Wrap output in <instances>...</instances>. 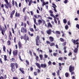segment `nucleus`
<instances>
[{
	"instance_id": "obj_1",
	"label": "nucleus",
	"mask_w": 79,
	"mask_h": 79,
	"mask_svg": "<svg viewBox=\"0 0 79 79\" xmlns=\"http://www.w3.org/2000/svg\"><path fill=\"white\" fill-rule=\"evenodd\" d=\"M72 41L74 44H75V45H76H76H77V48H75L73 51L74 52L76 53L77 52V51H78V49L77 48L79 47V43L78 42H77V41H79V39H77L76 40H75L72 39Z\"/></svg>"
},
{
	"instance_id": "obj_2",
	"label": "nucleus",
	"mask_w": 79,
	"mask_h": 79,
	"mask_svg": "<svg viewBox=\"0 0 79 79\" xmlns=\"http://www.w3.org/2000/svg\"><path fill=\"white\" fill-rule=\"evenodd\" d=\"M74 70V67L72 66V65L70 66L69 68V70L70 73H71V72H73V71Z\"/></svg>"
},
{
	"instance_id": "obj_3",
	"label": "nucleus",
	"mask_w": 79,
	"mask_h": 79,
	"mask_svg": "<svg viewBox=\"0 0 79 79\" xmlns=\"http://www.w3.org/2000/svg\"><path fill=\"white\" fill-rule=\"evenodd\" d=\"M39 36H37L36 37V39H35L36 41V45L37 46H39Z\"/></svg>"
},
{
	"instance_id": "obj_4",
	"label": "nucleus",
	"mask_w": 79,
	"mask_h": 79,
	"mask_svg": "<svg viewBox=\"0 0 79 79\" xmlns=\"http://www.w3.org/2000/svg\"><path fill=\"white\" fill-rule=\"evenodd\" d=\"M21 32H23L26 33L27 32V30L26 29L24 28V27H22L21 30Z\"/></svg>"
},
{
	"instance_id": "obj_5",
	"label": "nucleus",
	"mask_w": 79,
	"mask_h": 79,
	"mask_svg": "<svg viewBox=\"0 0 79 79\" xmlns=\"http://www.w3.org/2000/svg\"><path fill=\"white\" fill-rule=\"evenodd\" d=\"M18 47L20 49V48H23L21 42V41H19L18 42Z\"/></svg>"
},
{
	"instance_id": "obj_6",
	"label": "nucleus",
	"mask_w": 79,
	"mask_h": 79,
	"mask_svg": "<svg viewBox=\"0 0 79 79\" xmlns=\"http://www.w3.org/2000/svg\"><path fill=\"white\" fill-rule=\"evenodd\" d=\"M52 5L53 6H52V7L54 8V10L55 12H57V10H56V8L57 6L54 3H52Z\"/></svg>"
},
{
	"instance_id": "obj_7",
	"label": "nucleus",
	"mask_w": 79,
	"mask_h": 79,
	"mask_svg": "<svg viewBox=\"0 0 79 79\" xmlns=\"http://www.w3.org/2000/svg\"><path fill=\"white\" fill-rule=\"evenodd\" d=\"M14 56H16L18 55V50H15L13 52Z\"/></svg>"
},
{
	"instance_id": "obj_8",
	"label": "nucleus",
	"mask_w": 79,
	"mask_h": 79,
	"mask_svg": "<svg viewBox=\"0 0 79 79\" xmlns=\"http://www.w3.org/2000/svg\"><path fill=\"white\" fill-rule=\"evenodd\" d=\"M41 68H46L47 67V64H41Z\"/></svg>"
},
{
	"instance_id": "obj_9",
	"label": "nucleus",
	"mask_w": 79,
	"mask_h": 79,
	"mask_svg": "<svg viewBox=\"0 0 79 79\" xmlns=\"http://www.w3.org/2000/svg\"><path fill=\"white\" fill-rule=\"evenodd\" d=\"M52 31L51 30V29H49L48 30H47L46 31V32L48 34V35H50Z\"/></svg>"
},
{
	"instance_id": "obj_10",
	"label": "nucleus",
	"mask_w": 79,
	"mask_h": 79,
	"mask_svg": "<svg viewBox=\"0 0 79 79\" xmlns=\"http://www.w3.org/2000/svg\"><path fill=\"white\" fill-rule=\"evenodd\" d=\"M26 34H25L23 36H21V39H23L24 40H26Z\"/></svg>"
},
{
	"instance_id": "obj_11",
	"label": "nucleus",
	"mask_w": 79,
	"mask_h": 79,
	"mask_svg": "<svg viewBox=\"0 0 79 79\" xmlns=\"http://www.w3.org/2000/svg\"><path fill=\"white\" fill-rule=\"evenodd\" d=\"M59 66H60L59 68L60 70H61L62 69V67H61V63H59Z\"/></svg>"
},
{
	"instance_id": "obj_12",
	"label": "nucleus",
	"mask_w": 79,
	"mask_h": 79,
	"mask_svg": "<svg viewBox=\"0 0 79 79\" xmlns=\"http://www.w3.org/2000/svg\"><path fill=\"white\" fill-rule=\"evenodd\" d=\"M48 27H52V25L51 24V23H48Z\"/></svg>"
},
{
	"instance_id": "obj_13",
	"label": "nucleus",
	"mask_w": 79,
	"mask_h": 79,
	"mask_svg": "<svg viewBox=\"0 0 79 79\" xmlns=\"http://www.w3.org/2000/svg\"><path fill=\"white\" fill-rule=\"evenodd\" d=\"M36 66L38 67L40 69V64L38 63H36L35 64Z\"/></svg>"
},
{
	"instance_id": "obj_14",
	"label": "nucleus",
	"mask_w": 79,
	"mask_h": 79,
	"mask_svg": "<svg viewBox=\"0 0 79 79\" xmlns=\"http://www.w3.org/2000/svg\"><path fill=\"white\" fill-rule=\"evenodd\" d=\"M50 42H53V38L51 36H50L49 38Z\"/></svg>"
},
{
	"instance_id": "obj_15",
	"label": "nucleus",
	"mask_w": 79,
	"mask_h": 79,
	"mask_svg": "<svg viewBox=\"0 0 79 79\" xmlns=\"http://www.w3.org/2000/svg\"><path fill=\"white\" fill-rule=\"evenodd\" d=\"M19 70L20 71L22 72V73H23V74H24V71L23 69L20 68Z\"/></svg>"
},
{
	"instance_id": "obj_16",
	"label": "nucleus",
	"mask_w": 79,
	"mask_h": 79,
	"mask_svg": "<svg viewBox=\"0 0 79 79\" xmlns=\"http://www.w3.org/2000/svg\"><path fill=\"white\" fill-rule=\"evenodd\" d=\"M38 23L39 25H40L41 23H42V20L40 19H39L38 20Z\"/></svg>"
},
{
	"instance_id": "obj_17",
	"label": "nucleus",
	"mask_w": 79,
	"mask_h": 79,
	"mask_svg": "<svg viewBox=\"0 0 79 79\" xmlns=\"http://www.w3.org/2000/svg\"><path fill=\"white\" fill-rule=\"evenodd\" d=\"M15 65V64L14 63H11V64L10 66L11 68H13L14 67Z\"/></svg>"
},
{
	"instance_id": "obj_18",
	"label": "nucleus",
	"mask_w": 79,
	"mask_h": 79,
	"mask_svg": "<svg viewBox=\"0 0 79 79\" xmlns=\"http://www.w3.org/2000/svg\"><path fill=\"white\" fill-rule=\"evenodd\" d=\"M50 16L51 17H53V18H54V19L56 18V17H55V15H53V14H50Z\"/></svg>"
},
{
	"instance_id": "obj_19",
	"label": "nucleus",
	"mask_w": 79,
	"mask_h": 79,
	"mask_svg": "<svg viewBox=\"0 0 79 79\" xmlns=\"http://www.w3.org/2000/svg\"><path fill=\"white\" fill-rule=\"evenodd\" d=\"M20 15V14L19 13H17V12H16V14H15V16L18 17Z\"/></svg>"
},
{
	"instance_id": "obj_20",
	"label": "nucleus",
	"mask_w": 79,
	"mask_h": 79,
	"mask_svg": "<svg viewBox=\"0 0 79 79\" xmlns=\"http://www.w3.org/2000/svg\"><path fill=\"white\" fill-rule=\"evenodd\" d=\"M56 34H60V31H56Z\"/></svg>"
},
{
	"instance_id": "obj_21",
	"label": "nucleus",
	"mask_w": 79,
	"mask_h": 79,
	"mask_svg": "<svg viewBox=\"0 0 79 79\" xmlns=\"http://www.w3.org/2000/svg\"><path fill=\"white\" fill-rule=\"evenodd\" d=\"M28 35L31 37H32V36H34V34H33V33L31 34V33H30L29 32H28Z\"/></svg>"
},
{
	"instance_id": "obj_22",
	"label": "nucleus",
	"mask_w": 79,
	"mask_h": 79,
	"mask_svg": "<svg viewBox=\"0 0 79 79\" xmlns=\"http://www.w3.org/2000/svg\"><path fill=\"white\" fill-rule=\"evenodd\" d=\"M33 2L32 0H31L30 1H29V3L28 4L29 6H30L31 4H32Z\"/></svg>"
},
{
	"instance_id": "obj_23",
	"label": "nucleus",
	"mask_w": 79,
	"mask_h": 79,
	"mask_svg": "<svg viewBox=\"0 0 79 79\" xmlns=\"http://www.w3.org/2000/svg\"><path fill=\"white\" fill-rule=\"evenodd\" d=\"M7 44L8 45H10V44H11V42L10 41L8 40L7 42Z\"/></svg>"
},
{
	"instance_id": "obj_24",
	"label": "nucleus",
	"mask_w": 79,
	"mask_h": 79,
	"mask_svg": "<svg viewBox=\"0 0 79 79\" xmlns=\"http://www.w3.org/2000/svg\"><path fill=\"white\" fill-rule=\"evenodd\" d=\"M40 57L41 60H43V55H40Z\"/></svg>"
},
{
	"instance_id": "obj_25",
	"label": "nucleus",
	"mask_w": 79,
	"mask_h": 79,
	"mask_svg": "<svg viewBox=\"0 0 79 79\" xmlns=\"http://www.w3.org/2000/svg\"><path fill=\"white\" fill-rule=\"evenodd\" d=\"M57 55H58V53L57 52V53L54 52L53 53V55L54 56H56Z\"/></svg>"
},
{
	"instance_id": "obj_26",
	"label": "nucleus",
	"mask_w": 79,
	"mask_h": 79,
	"mask_svg": "<svg viewBox=\"0 0 79 79\" xmlns=\"http://www.w3.org/2000/svg\"><path fill=\"white\" fill-rule=\"evenodd\" d=\"M4 0V2H6V3L7 5H9V3H8V0Z\"/></svg>"
},
{
	"instance_id": "obj_27",
	"label": "nucleus",
	"mask_w": 79,
	"mask_h": 79,
	"mask_svg": "<svg viewBox=\"0 0 79 79\" xmlns=\"http://www.w3.org/2000/svg\"><path fill=\"white\" fill-rule=\"evenodd\" d=\"M53 45H55V43H52L50 44V46H51V47L53 46Z\"/></svg>"
},
{
	"instance_id": "obj_28",
	"label": "nucleus",
	"mask_w": 79,
	"mask_h": 79,
	"mask_svg": "<svg viewBox=\"0 0 79 79\" xmlns=\"http://www.w3.org/2000/svg\"><path fill=\"white\" fill-rule=\"evenodd\" d=\"M4 60L5 61H6V60H7V59H6V58H7V57H6V55H4Z\"/></svg>"
},
{
	"instance_id": "obj_29",
	"label": "nucleus",
	"mask_w": 79,
	"mask_h": 79,
	"mask_svg": "<svg viewBox=\"0 0 79 79\" xmlns=\"http://www.w3.org/2000/svg\"><path fill=\"white\" fill-rule=\"evenodd\" d=\"M60 40L61 42H64V40L63 39V38H60Z\"/></svg>"
},
{
	"instance_id": "obj_30",
	"label": "nucleus",
	"mask_w": 79,
	"mask_h": 79,
	"mask_svg": "<svg viewBox=\"0 0 79 79\" xmlns=\"http://www.w3.org/2000/svg\"><path fill=\"white\" fill-rule=\"evenodd\" d=\"M63 23H64L65 24H66L67 23V21L66 19H63Z\"/></svg>"
},
{
	"instance_id": "obj_31",
	"label": "nucleus",
	"mask_w": 79,
	"mask_h": 79,
	"mask_svg": "<svg viewBox=\"0 0 79 79\" xmlns=\"http://www.w3.org/2000/svg\"><path fill=\"white\" fill-rule=\"evenodd\" d=\"M65 75L66 77H68V76H69V74L68 73H65Z\"/></svg>"
},
{
	"instance_id": "obj_32",
	"label": "nucleus",
	"mask_w": 79,
	"mask_h": 79,
	"mask_svg": "<svg viewBox=\"0 0 79 79\" xmlns=\"http://www.w3.org/2000/svg\"><path fill=\"white\" fill-rule=\"evenodd\" d=\"M58 60H60V61H62V60H63V58H62V57H59L58 58Z\"/></svg>"
},
{
	"instance_id": "obj_33",
	"label": "nucleus",
	"mask_w": 79,
	"mask_h": 79,
	"mask_svg": "<svg viewBox=\"0 0 79 79\" xmlns=\"http://www.w3.org/2000/svg\"><path fill=\"white\" fill-rule=\"evenodd\" d=\"M18 55L20 61H23V60H22V59H21V56H20V54H19Z\"/></svg>"
},
{
	"instance_id": "obj_34",
	"label": "nucleus",
	"mask_w": 79,
	"mask_h": 79,
	"mask_svg": "<svg viewBox=\"0 0 79 79\" xmlns=\"http://www.w3.org/2000/svg\"><path fill=\"white\" fill-rule=\"evenodd\" d=\"M7 6H7V4H6L5 5V8H7V9H8V5Z\"/></svg>"
},
{
	"instance_id": "obj_35",
	"label": "nucleus",
	"mask_w": 79,
	"mask_h": 79,
	"mask_svg": "<svg viewBox=\"0 0 79 79\" xmlns=\"http://www.w3.org/2000/svg\"><path fill=\"white\" fill-rule=\"evenodd\" d=\"M5 32V31H4V30H2V31H1V33L3 35H4V32Z\"/></svg>"
},
{
	"instance_id": "obj_36",
	"label": "nucleus",
	"mask_w": 79,
	"mask_h": 79,
	"mask_svg": "<svg viewBox=\"0 0 79 79\" xmlns=\"http://www.w3.org/2000/svg\"><path fill=\"white\" fill-rule=\"evenodd\" d=\"M65 28L66 30H68V26L66 25L65 26Z\"/></svg>"
},
{
	"instance_id": "obj_37",
	"label": "nucleus",
	"mask_w": 79,
	"mask_h": 79,
	"mask_svg": "<svg viewBox=\"0 0 79 79\" xmlns=\"http://www.w3.org/2000/svg\"><path fill=\"white\" fill-rule=\"evenodd\" d=\"M49 13L50 14H53V11L51 10H49Z\"/></svg>"
},
{
	"instance_id": "obj_38",
	"label": "nucleus",
	"mask_w": 79,
	"mask_h": 79,
	"mask_svg": "<svg viewBox=\"0 0 79 79\" xmlns=\"http://www.w3.org/2000/svg\"><path fill=\"white\" fill-rule=\"evenodd\" d=\"M33 20L35 24H36V19L35 18H33Z\"/></svg>"
},
{
	"instance_id": "obj_39",
	"label": "nucleus",
	"mask_w": 79,
	"mask_h": 79,
	"mask_svg": "<svg viewBox=\"0 0 79 79\" xmlns=\"http://www.w3.org/2000/svg\"><path fill=\"white\" fill-rule=\"evenodd\" d=\"M71 55H72V53H71V52H69V53L68 54V56H71Z\"/></svg>"
},
{
	"instance_id": "obj_40",
	"label": "nucleus",
	"mask_w": 79,
	"mask_h": 79,
	"mask_svg": "<svg viewBox=\"0 0 79 79\" xmlns=\"http://www.w3.org/2000/svg\"><path fill=\"white\" fill-rule=\"evenodd\" d=\"M48 63L49 64V65H51L52 64V62H51V61H49V62Z\"/></svg>"
},
{
	"instance_id": "obj_41",
	"label": "nucleus",
	"mask_w": 79,
	"mask_h": 79,
	"mask_svg": "<svg viewBox=\"0 0 79 79\" xmlns=\"http://www.w3.org/2000/svg\"><path fill=\"white\" fill-rule=\"evenodd\" d=\"M5 49H6L5 47L4 46L3 47V50L4 52H6V51H5Z\"/></svg>"
},
{
	"instance_id": "obj_42",
	"label": "nucleus",
	"mask_w": 79,
	"mask_h": 79,
	"mask_svg": "<svg viewBox=\"0 0 79 79\" xmlns=\"http://www.w3.org/2000/svg\"><path fill=\"white\" fill-rule=\"evenodd\" d=\"M44 58H47L48 57V56L46 54L44 55Z\"/></svg>"
},
{
	"instance_id": "obj_43",
	"label": "nucleus",
	"mask_w": 79,
	"mask_h": 79,
	"mask_svg": "<svg viewBox=\"0 0 79 79\" xmlns=\"http://www.w3.org/2000/svg\"><path fill=\"white\" fill-rule=\"evenodd\" d=\"M15 69L13 68H12L11 69V71H12V72H14V71H15Z\"/></svg>"
},
{
	"instance_id": "obj_44",
	"label": "nucleus",
	"mask_w": 79,
	"mask_h": 79,
	"mask_svg": "<svg viewBox=\"0 0 79 79\" xmlns=\"http://www.w3.org/2000/svg\"><path fill=\"white\" fill-rule=\"evenodd\" d=\"M26 61L27 64L29 65V61H28L27 60H26Z\"/></svg>"
},
{
	"instance_id": "obj_45",
	"label": "nucleus",
	"mask_w": 79,
	"mask_h": 79,
	"mask_svg": "<svg viewBox=\"0 0 79 79\" xmlns=\"http://www.w3.org/2000/svg\"><path fill=\"white\" fill-rule=\"evenodd\" d=\"M56 18H54V22H55V23H56V24H57V21H56V19H55Z\"/></svg>"
},
{
	"instance_id": "obj_46",
	"label": "nucleus",
	"mask_w": 79,
	"mask_h": 79,
	"mask_svg": "<svg viewBox=\"0 0 79 79\" xmlns=\"http://www.w3.org/2000/svg\"><path fill=\"white\" fill-rule=\"evenodd\" d=\"M15 58H12L10 59L11 61H15Z\"/></svg>"
},
{
	"instance_id": "obj_47",
	"label": "nucleus",
	"mask_w": 79,
	"mask_h": 79,
	"mask_svg": "<svg viewBox=\"0 0 79 79\" xmlns=\"http://www.w3.org/2000/svg\"><path fill=\"white\" fill-rule=\"evenodd\" d=\"M26 7H24V8H23V13H24V11H25V10H26Z\"/></svg>"
},
{
	"instance_id": "obj_48",
	"label": "nucleus",
	"mask_w": 79,
	"mask_h": 79,
	"mask_svg": "<svg viewBox=\"0 0 79 79\" xmlns=\"http://www.w3.org/2000/svg\"><path fill=\"white\" fill-rule=\"evenodd\" d=\"M76 27L77 28H78L79 29V25L78 24H77L76 26Z\"/></svg>"
},
{
	"instance_id": "obj_49",
	"label": "nucleus",
	"mask_w": 79,
	"mask_h": 79,
	"mask_svg": "<svg viewBox=\"0 0 79 79\" xmlns=\"http://www.w3.org/2000/svg\"><path fill=\"white\" fill-rule=\"evenodd\" d=\"M47 18L48 19H51V20H52V18L51 17H48Z\"/></svg>"
},
{
	"instance_id": "obj_50",
	"label": "nucleus",
	"mask_w": 79,
	"mask_h": 79,
	"mask_svg": "<svg viewBox=\"0 0 79 79\" xmlns=\"http://www.w3.org/2000/svg\"><path fill=\"white\" fill-rule=\"evenodd\" d=\"M29 54H30L31 56H32V52H31V50H30L29 51Z\"/></svg>"
},
{
	"instance_id": "obj_51",
	"label": "nucleus",
	"mask_w": 79,
	"mask_h": 79,
	"mask_svg": "<svg viewBox=\"0 0 79 79\" xmlns=\"http://www.w3.org/2000/svg\"><path fill=\"white\" fill-rule=\"evenodd\" d=\"M35 59L36 60H37V61H38V60H39V57H38V56H35Z\"/></svg>"
},
{
	"instance_id": "obj_52",
	"label": "nucleus",
	"mask_w": 79,
	"mask_h": 79,
	"mask_svg": "<svg viewBox=\"0 0 79 79\" xmlns=\"http://www.w3.org/2000/svg\"><path fill=\"white\" fill-rule=\"evenodd\" d=\"M30 31H31V32H34V29H33L32 28H30Z\"/></svg>"
},
{
	"instance_id": "obj_53",
	"label": "nucleus",
	"mask_w": 79,
	"mask_h": 79,
	"mask_svg": "<svg viewBox=\"0 0 79 79\" xmlns=\"http://www.w3.org/2000/svg\"><path fill=\"white\" fill-rule=\"evenodd\" d=\"M15 67H16V68H18V64H16V63H15Z\"/></svg>"
},
{
	"instance_id": "obj_54",
	"label": "nucleus",
	"mask_w": 79,
	"mask_h": 79,
	"mask_svg": "<svg viewBox=\"0 0 79 79\" xmlns=\"http://www.w3.org/2000/svg\"><path fill=\"white\" fill-rule=\"evenodd\" d=\"M15 10H13L12 11V15H14L15 13Z\"/></svg>"
},
{
	"instance_id": "obj_55",
	"label": "nucleus",
	"mask_w": 79,
	"mask_h": 79,
	"mask_svg": "<svg viewBox=\"0 0 79 79\" xmlns=\"http://www.w3.org/2000/svg\"><path fill=\"white\" fill-rule=\"evenodd\" d=\"M34 74L35 76H37V73L36 72H34Z\"/></svg>"
},
{
	"instance_id": "obj_56",
	"label": "nucleus",
	"mask_w": 79,
	"mask_h": 79,
	"mask_svg": "<svg viewBox=\"0 0 79 79\" xmlns=\"http://www.w3.org/2000/svg\"><path fill=\"white\" fill-rule=\"evenodd\" d=\"M49 53H51L52 52V50L51 49H50V48H49Z\"/></svg>"
},
{
	"instance_id": "obj_57",
	"label": "nucleus",
	"mask_w": 79,
	"mask_h": 79,
	"mask_svg": "<svg viewBox=\"0 0 79 79\" xmlns=\"http://www.w3.org/2000/svg\"><path fill=\"white\" fill-rule=\"evenodd\" d=\"M59 73H60V70H58L57 72V73L58 76H59Z\"/></svg>"
},
{
	"instance_id": "obj_58",
	"label": "nucleus",
	"mask_w": 79,
	"mask_h": 79,
	"mask_svg": "<svg viewBox=\"0 0 79 79\" xmlns=\"http://www.w3.org/2000/svg\"><path fill=\"white\" fill-rule=\"evenodd\" d=\"M67 2H68V0H65L64 2V3H67Z\"/></svg>"
},
{
	"instance_id": "obj_59",
	"label": "nucleus",
	"mask_w": 79,
	"mask_h": 79,
	"mask_svg": "<svg viewBox=\"0 0 79 79\" xmlns=\"http://www.w3.org/2000/svg\"><path fill=\"white\" fill-rule=\"evenodd\" d=\"M38 18H40L41 19H42V16H41L40 15H38Z\"/></svg>"
},
{
	"instance_id": "obj_60",
	"label": "nucleus",
	"mask_w": 79,
	"mask_h": 79,
	"mask_svg": "<svg viewBox=\"0 0 79 79\" xmlns=\"http://www.w3.org/2000/svg\"><path fill=\"white\" fill-rule=\"evenodd\" d=\"M46 43L47 44H50V42L49 41H46Z\"/></svg>"
},
{
	"instance_id": "obj_61",
	"label": "nucleus",
	"mask_w": 79,
	"mask_h": 79,
	"mask_svg": "<svg viewBox=\"0 0 79 79\" xmlns=\"http://www.w3.org/2000/svg\"><path fill=\"white\" fill-rule=\"evenodd\" d=\"M66 42H64L63 44V45L64 46V45H66Z\"/></svg>"
},
{
	"instance_id": "obj_62",
	"label": "nucleus",
	"mask_w": 79,
	"mask_h": 79,
	"mask_svg": "<svg viewBox=\"0 0 79 79\" xmlns=\"http://www.w3.org/2000/svg\"><path fill=\"white\" fill-rule=\"evenodd\" d=\"M59 53H60V54H62L63 52L61 51L60 50H59Z\"/></svg>"
},
{
	"instance_id": "obj_63",
	"label": "nucleus",
	"mask_w": 79,
	"mask_h": 79,
	"mask_svg": "<svg viewBox=\"0 0 79 79\" xmlns=\"http://www.w3.org/2000/svg\"><path fill=\"white\" fill-rule=\"evenodd\" d=\"M11 37H12V36H11L10 35H9V40H11Z\"/></svg>"
},
{
	"instance_id": "obj_64",
	"label": "nucleus",
	"mask_w": 79,
	"mask_h": 79,
	"mask_svg": "<svg viewBox=\"0 0 79 79\" xmlns=\"http://www.w3.org/2000/svg\"><path fill=\"white\" fill-rule=\"evenodd\" d=\"M13 79H18V78L16 77H13Z\"/></svg>"
}]
</instances>
